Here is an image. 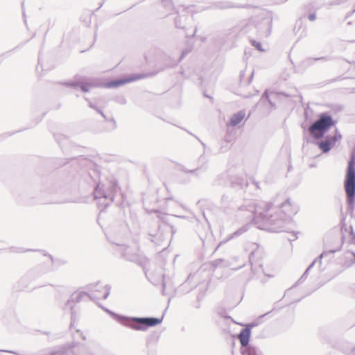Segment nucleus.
Instances as JSON below:
<instances>
[{"mask_svg": "<svg viewBox=\"0 0 355 355\" xmlns=\"http://www.w3.org/2000/svg\"><path fill=\"white\" fill-rule=\"evenodd\" d=\"M344 186L347 202L353 206L355 200V151L352 152L348 162Z\"/></svg>", "mask_w": 355, "mask_h": 355, "instance_id": "obj_1", "label": "nucleus"}, {"mask_svg": "<svg viewBox=\"0 0 355 355\" xmlns=\"http://www.w3.org/2000/svg\"><path fill=\"white\" fill-rule=\"evenodd\" d=\"M336 125V121L330 115L322 114L309 128L310 134L315 139L322 137L324 132Z\"/></svg>", "mask_w": 355, "mask_h": 355, "instance_id": "obj_2", "label": "nucleus"}, {"mask_svg": "<svg viewBox=\"0 0 355 355\" xmlns=\"http://www.w3.org/2000/svg\"><path fill=\"white\" fill-rule=\"evenodd\" d=\"M144 77L145 76L143 75L135 74V75L130 76L125 78L108 82L105 84V87H107V88L119 87L123 85L140 80Z\"/></svg>", "mask_w": 355, "mask_h": 355, "instance_id": "obj_3", "label": "nucleus"}, {"mask_svg": "<svg viewBox=\"0 0 355 355\" xmlns=\"http://www.w3.org/2000/svg\"><path fill=\"white\" fill-rule=\"evenodd\" d=\"M340 138L341 135H334L328 137L324 141L319 143L318 147L323 153H327Z\"/></svg>", "mask_w": 355, "mask_h": 355, "instance_id": "obj_4", "label": "nucleus"}, {"mask_svg": "<svg viewBox=\"0 0 355 355\" xmlns=\"http://www.w3.org/2000/svg\"><path fill=\"white\" fill-rule=\"evenodd\" d=\"M250 334V330L248 328L242 329V331L240 332L238 338L242 346L246 347L248 345Z\"/></svg>", "mask_w": 355, "mask_h": 355, "instance_id": "obj_5", "label": "nucleus"}, {"mask_svg": "<svg viewBox=\"0 0 355 355\" xmlns=\"http://www.w3.org/2000/svg\"><path fill=\"white\" fill-rule=\"evenodd\" d=\"M245 118V113L243 112H239L236 114H234L231 116L227 123V125L230 127H234L239 124Z\"/></svg>", "mask_w": 355, "mask_h": 355, "instance_id": "obj_6", "label": "nucleus"}, {"mask_svg": "<svg viewBox=\"0 0 355 355\" xmlns=\"http://www.w3.org/2000/svg\"><path fill=\"white\" fill-rule=\"evenodd\" d=\"M135 321L140 324H145L148 327L155 326L159 324L161 320L157 318H135Z\"/></svg>", "mask_w": 355, "mask_h": 355, "instance_id": "obj_7", "label": "nucleus"}, {"mask_svg": "<svg viewBox=\"0 0 355 355\" xmlns=\"http://www.w3.org/2000/svg\"><path fill=\"white\" fill-rule=\"evenodd\" d=\"M107 289L105 287H96L94 291V297L97 299H105L108 295Z\"/></svg>", "mask_w": 355, "mask_h": 355, "instance_id": "obj_8", "label": "nucleus"}, {"mask_svg": "<svg viewBox=\"0 0 355 355\" xmlns=\"http://www.w3.org/2000/svg\"><path fill=\"white\" fill-rule=\"evenodd\" d=\"M115 189H116L115 185L114 184H111L110 187V190L107 191H105V193L103 194V196L105 198L112 197L115 191Z\"/></svg>", "mask_w": 355, "mask_h": 355, "instance_id": "obj_9", "label": "nucleus"}, {"mask_svg": "<svg viewBox=\"0 0 355 355\" xmlns=\"http://www.w3.org/2000/svg\"><path fill=\"white\" fill-rule=\"evenodd\" d=\"M253 46H255L257 49L262 51V49L261 48V44L259 42H254Z\"/></svg>", "mask_w": 355, "mask_h": 355, "instance_id": "obj_10", "label": "nucleus"}, {"mask_svg": "<svg viewBox=\"0 0 355 355\" xmlns=\"http://www.w3.org/2000/svg\"><path fill=\"white\" fill-rule=\"evenodd\" d=\"M101 190H103V187L98 184L96 189V193L100 192Z\"/></svg>", "mask_w": 355, "mask_h": 355, "instance_id": "obj_11", "label": "nucleus"}, {"mask_svg": "<svg viewBox=\"0 0 355 355\" xmlns=\"http://www.w3.org/2000/svg\"><path fill=\"white\" fill-rule=\"evenodd\" d=\"M315 15L314 14L309 15V20H311V21L314 20V19H315Z\"/></svg>", "mask_w": 355, "mask_h": 355, "instance_id": "obj_12", "label": "nucleus"}, {"mask_svg": "<svg viewBox=\"0 0 355 355\" xmlns=\"http://www.w3.org/2000/svg\"><path fill=\"white\" fill-rule=\"evenodd\" d=\"M81 89H82L84 92H88V91H89V88L87 87V86H82V87H81Z\"/></svg>", "mask_w": 355, "mask_h": 355, "instance_id": "obj_13", "label": "nucleus"}]
</instances>
